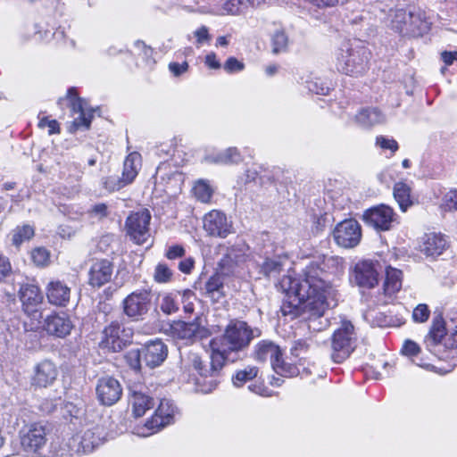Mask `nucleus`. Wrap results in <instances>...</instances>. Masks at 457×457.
Returning <instances> with one entry per match:
<instances>
[{
	"mask_svg": "<svg viewBox=\"0 0 457 457\" xmlns=\"http://www.w3.org/2000/svg\"><path fill=\"white\" fill-rule=\"evenodd\" d=\"M185 249L183 246L176 245L170 246L165 253V256L170 260H175L178 258H182L185 255Z\"/></svg>",
	"mask_w": 457,
	"mask_h": 457,
	"instance_id": "nucleus-55",
	"label": "nucleus"
},
{
	"mask_svg": "<svg viewBox=\"0 0 457 457\" xmlns=\"http://www.w3.org/2000/svg\"><path fill=\"white\" fill-rule=\"evenodd\" d=\"M204 294L213 302H219L224 297V283L223 278L218 275L211 276L204 284Z\"/></svg>",
	"mask_w": 457,
	"mask_h": 457,
	"instance_id": "nucleus-32",
	"label": "nucleus"
},
{
	"mask_svg": "<svg viewBox=\"0 0 457 457\" xmlns=\"http://www.w3.org/2000/svg\"><path fill=\"white\" fill-rule=\"evenodd\" d=\"M253 356L259 362L269 360L273 370L282 377H293L298 373L295 366L284 361L282 349L270 340H262L257 343Z\"/></svg>",
	"mask_w": 457,
	"mask_h": 457,
	"instance_id": "nucleus-4",
	"label": "nucleus"
},
{
	"mask_svg": "<svg viewBox=\"0 0 457 457\" xmlns=\"http://www.w3.org/2000/svg\"><path fill=\"white\" fill-rule=\"evenodd\" d=\"M51 428L44 421L25 424L19 431L22 450L29 455L54 457L55 453L47 448Z\"/></svg>",
	"mask_w": 457,
	"mask_h": 457,
	"instance_id": "nucleus-3",
	"label": "nucleus"
},
{
	"mask_svg": "<svg viewBox=\"0 0 457 457\" xmlns=\"http://www.w3.org/2000/svg\"><path fill=\"white\" fill-rule=\"evenodd\" d=\"M352 275L355 284L360 287L373 288L378 283V272L376 264L370 260L356 262Z\"/></svg>",
	"mask_w": 457,
	"mask_h": 457,
	"instance_id": "nucleus-18",
	"label": "nucleus"
},
{
	"mask_svg": "<svg viewBox=\"0 0 457 457\" xmlns=\"http://www.w3.org/2000/svg\"><path fill=\"white\" fill-rule=\"evenodd\" d=\"M105 428L100 424H90L82 428L71 441V447L77 453H89L107 440Z\"/></svg>",
	"mask_w": 457,
	"mask_h": 457,
	"instance_id": "nucleus-8",
	"label": "nucleus"
},
{
	"mask_svg": "<svg viewBox=\"0 0 457 457\" xmlns=\"http://www.w3.org/2000/svg\"><path fill=\"white\" fill-rule=\"evenodd\" d=\"M259 369L255 366H247L243 370H238L232 376V383L237 387H241L244 384L253 380L258 375Z\"/></svg>",
	"mask_w": 457,
	"mask_h": 457,
	"instance_id": "nucleus-37",
	"label": "nucleus"
},
{
	"mask_svg": "<svg viewBox=\"0 0 457 457\" xmlns=\"http://www.w3.org/2000/svg\"><path fill=\"white\" fill-rule=\"evenodd\" d=\"M124 359L131 369L139 370L141 368V360L143 359L142 350L131 349L125 353Z\"/></svg>",
	"mask_w": 457,
	"mask_h": 457,
	"instance_id": "nucleus-44",
	"label": "nucleus"
},
{
	"mask_svg": "<svg viewBox=\"0 0 457 457\" xmlns=\"http://www.w3.org/2000/svg\"><path fill=\"white\" fill-rule=\"evenodd\" d=\"M205 161L214 164H237L242 161V156L237 148L228 147L222 152L207 155Z\"/></svg>",
	"mask_w": 457,
	"mask_h": 457,
	"instance_id": "nucleus-30",
	"label": "nucleus"
},
{
	"mask_svg": "<svg viewBox=\"0 0 457 457\" xmlns=\"http://www.w3.org/2000/svg\"><path fill=\"white\" fill-rule=\"evenodd\" d=\"M155 179L163 185L165 191L176 192L180 188L182 174L177 170L171 171L168 163L162 162L156 169Z\"/></svg>",
	"mask_w": 457,
	"mask_h": 457,
	"instance_id": "nucleus-25",
	"label": "nucleus"
},
{
	"mask_svg": "<svg viewBox=\"0 0 457 457\" xmlns=\"http://www.w3.org/2000/svg\"><path fill=\"white\" fill-rule=\"evenodd\" d=\"M13 273L9 258L0 253V284L6 281Z\"/></svg>",
	"mask_w": 457,
	"mask_h": 457,
	"instance_id": "nucleus-47",
	"label": "nucleus"
},
{
	"mask_svg": "<svg viewBox=\"0 0 457 457\" xmlns=\"http://www.w3.org/2000/svg\"><path fill=\"white\" fill-rule=\"evenodd\" d=\"M57 375L58 370L54 363L49 360H44L35 366L31 385L37 387H46L54 382Z\"/></svg>",
	"mask_w": 457,
	"mask_h": 457,
	"instance_id": "nucleus-22",
	"label": "nucleus"
},
{
	"mask_svg": "<svg viewBox=\"0 0 457 457\" xmlns=\"http://www.w3.org/2000/svg\"><path fill=\"white\" fill-rule=\"evenodd\" d=\"M198 320L195 319L191 322L173 321L170 326L171 337L190 343L207 337L208 330L199 323Z\"/></svg>",
	"mask_w": 457,
	"mask_h": 457,
	"instance_id": "nucleus-13",
	"label": "nucleus"
},
{
	"mask_svg": "<svg viewBox=\"0 0 457 457\" xmlns=\"http://www.w3.org/2000/svg\"><path fill=\"white\" fill-rule=\"evenodd\" d=\"M152 305V295L148 290H137L122 301L123 312L133 320H140L147 314Z\"/></svg>",
	"mask_w": 457,
	"mask_h": 457,
	"instance_id": "nucleus-10",
	"label": "nucleus"
},
{
	"mask_svg": "<svg viewBox=\"0 0 457 457\" xmlns=\"http://www.w3.org/2000/svg\"><path fill=\"white\" fill-rule=\"evenodd\" d=\"M43 328L50 336L64 338L71 334L73 323L65 312H54L45 318Z\"/></svg>",
	"mask_w": 457,
	"mask_h": 457,
	"instance_id": "nucleus-19",
	"label": "nucleus"
},
{
	"mask_svg": "<svg viewBox=\"0 0 457 457\" xmlns=\"http://www.w3.org/2000/svg\"><path fill=\"white\" fill-rule=\"evenodd\" d=\"M283 270V263L279 258H267L261 264V272L266 277H277Z\"/></svg>",
	"mask_w": 457,
	"mask_h": 457,
	"instance_id": "nucleus-40",
	"label": "nucleus"
},
{
	"mask_svg": "<svg viewBox=\"0 0 457 457\" xmlns=\"http://www.w3.org/2000/svg\"><path fill=\"white\" fill-rule=\"evenodd\" d=\"M103 185L106 190L113 192L121 189L129 184L124 181L122 177L112 175L104 178Z\"/></svg>",
	"mask_w": 457,
	"mask_h": 457,
	"instance_id": "nucleus-43",
	"label": "nucleus"
},
{
	"mask_svg": "<svg viewBox=\"0 0 457 457\" xmlns=\"http://www.w3.org/2000/svg\"><path fill=\"white\" fill-rule=\"evenodd\" d=\"M134 331L118 320L112 321L103 331L101 345L112 353L123 350L131 343Z\"/></svg>",
	"mask_w": 457,
	"mask_h": 457,
	"instance_id": "nucleus-9",
	"label": "nucleus"
},
{
	"mask_svg": "<svg viewBox=\"0 0 457 457\" xmlns=\"http://www.w3.org/2000/svg\"><path fill=\"white\" fill-rule=\"evenodd\" d=\"M384 120V115L376 107L363 108L355 115L356 122L363 128L380 124Z\"/></svg>",
	"mask_w": 457,
	"mask_h": 457,
	"instance_id": "nucleus-29",
	"label": "nucleus"
},
{
	"mask_svg": "<svg viewBox=\"0 0 457 457\" xmlns=\"http://www.w3.org/2000/svg\"><path fill=\"white\" fill-rule=\"evenodd\" d=\"M134 46L138 54H142L146 60L152 57L153 49L147 46L145 42L138 40L135 42Z\"/></svg>",
	"mask_w": 457,
	"mask_h": 457,
	"instance_id": "nucleus-58",
	"label": "nucleus"
},
{
	"mask_svg": "<svg viewBox=\"0 0 457 457\" xmlns=\"http://www.w3.org/2000/svg\"><path fill=\"white\" fill-rule=\"evenodd\" d=\"M261 336L259 328H252L245 321L231 320L220 337V349H213L210 361H204L196 353H188L181 359L185 379L195 386L196 392L208 394L220 383L227 352H238L246 348L254 337Z\"/></svg>",
	"mask_w": 457,
	"mask_h": 457,
	"instance_id": "nucleus-2",
	"label": "nucleus"
},
{
	"mask_svg": "<svg viewBox=\"0 0 457 457\" xmlns=\"http://www.w3.org/2000/svg\"><path fill=\"white\" fill-rule=\"evenodd\" d=\"M19 296L27 312H33L43 300L39 287L32 284L21 285L19 290Z\"/></svg>",
	"mask_w": 457,
	"mask_h": 457,
	"instance_id": "nucleus-28",
	"label": "nucleus"
},
{
	"mask_svg": "<svg viewBox=\"0 0 457 457\" xmlns=\"http://www.w3.org/2000/svg\"><path fill=\"white\" fill-rule=\"evenodd\" d=\"M250 392L259 395L261 396H269V390L262 382L252 383L248 386Z\"/></svg>",
	"mask_w": 457,
	"mask_h": 457,
	"instance_id": "nucleus-59",
	"label": "nucleus"
},
{
	"mask_svg": "<svg viewBox=\"0 0 457 457\" xmlns=\"http://www.w3.org/2000/svg\"><path fill=\"white\" fill-rule=\"evenodd\" d=\"M309 348V345L303 339H299L294 343V345L291 347V353L295 356H299L302 352L307 351Z\"/></svg>",
	"mask_w": 457,
	"mask_h": 457,
	"instance_id": "nucleus-60",
	"label": "nucleus"
},
{
	"mask_svg": "<svg viewBox=\"0 0 457 457\" xmlns=\"http://www.w3.org/2000/svg\"><path fill=\"white\" fill-rule=\"evenodd\" d=\"M445 237L437 233H428L422 237L420 250L427 256L435 257L443 253L446 248Z\"/></svg>",
	"mask_w": 457,
	"mask_h": 457,
	"instance_id": "nucleus-26",
	"label": "nucleus"
},
{
	"mask_svg": "<svg viewBox=\"0 0 457 457\" xmlns=\"http://www.w3.org/2000/svg\"><path fill=\"white\" fill-rule=\"evenodd\" d=\"M203 227L211 237L225 238L233 233L232 221L219 210H212L204 216Z\"/></svg>",
	"mask_w": 457,
	"mask_h": 457,
	"instance_id": "nucleus-12",
	"label": "nucleus"
},
{
	"mask_svg": "<svg viewBox=\"0 0 457 457\" xmlns=\"http://www.w3.org/2000/svg\"><path fill=\"white\" fill-rule=\"evenodd\" d=\"M449 319L450 322L454 324V328H452L450 324H447L446 327L441 314L433 318L430 329L424 340L429 351L432 347L439 345L446 336L448 337L445 338V345L447 347L457 348V312H453Z\"/></svg>",
	"mask_w": 457,
	"mask_h": 457,
	"instance_id": "nucleus-5",
	"label": "nucleus"
},
{
	"mask_svg": "<svg viewBox=\"0 0 457 457\" xmlns=\"http://www.w3.org/2000/svg\"><path fill=\"white\" fill-rule=\"evenodd\" d=\"M31 258L33 262L37 266H44L48 262L49 253L46 249L38 247L32 251Z\"/></svg>",
	"mask_w": 457,
	"mask_h": 457,
	"instance_id": "nucleus-48",
	"label": "nucleus"
},
{
	"mask_svg": "<svg viewBox=\"0 0 457 457\" xmlns=\"http://www.w3.org/2000/svg\"><path fill=\"white\" fill-rule=\"evenodd\" d=\"M354 328L350 321H343L331 338V359L336 363H342L355 348Z\"/></svg>",
	"mask_w": 457,
	"mask_h": 457,
	"instance_id": "nucleus-7",
	"label": "nucleus"
},
{
	"mask_svg": "<svg viewBox=\"0 0 457 457\" xmlns=\"http://www.w3.org/2000/svg\"><path fill=\"white\" fill-rule=\"evenodd\" d=\"M245 0H228L223 4V12L226 14L237 15L242 12Z\"/></svg>",
	"mask_w": 457,
	"mask_h": 457,
	"instance_id": "nucleus-49",
	"label": "nucleus"
},
{
	"mask_svg": "<svg viewBox=\"0 0 457 457\" xmlns=\"http://www.w3.org/2000/svg\"><path fill=\"white\" fill-rule=\"evenodd\" d=\"M113 273V264L106 259L96 260L88 271V283L92 287H101L108 283Z\"/></svg>",
	"mask_w": 457,
	"mask_h": 457,
	"instance_id": "nucleus-21",
	"label": "nucleus"
},
{
	"mask_svg": "<svg viewBox=\"0 0 457 457\" xmlns=\"http://www.w3.org/2000/svg\"><path fill=\"white\" fill-rule=\"evenodd\" d=\"M430 312L427 304L420 303L412 312V319L415 322H425L429 317Z\"/></svg>",
	"mask_w": 457,
	"mask_h": 457,
	"instance_id": "nucleus-50",
	"label": "nucleus"
},
{
	"mask_svg": "<svg viewBox=\"0 0 457 457\" xmlns=\"http://www.w3.org/2000/svg\"><path fill=\"white\" fill-rule=\"evenodd\" d=\"M441 58L446 65H451L454 61H457V52L444 51L441 54Z\"/></svg>",
	"mask_w": 457,
	"mask_h": 457,
	"instance_id": "nucleus-64",
	"label": "nucleus"
},
{
	"mask_svg": "<svg viewBox=\"0 0 457 457\" xmlns=\"http://www.w3.org/2000/svg\"><path fill=\"white\" fill-rule=\"evenodd\" d=\"M67 98L70 101L72 112L79 114V116L74 119L71 127L74 130L81 128L88 129L90 127L92 114L91 112H87L85 101L77 96L76 88L71 87L68 89Z\"/></svg>",
	"mask_w": 457,
	"mask_h": 457,
	"instance_id": "nucleus-20",
	"label": "nucleus"
},
{
	"mask_svg": "<svg viewBox=\"0 0 457 457\" xmlns=\"http://www.w3.org/2000/svg\"><path fill=\"white\" fill-rule=\"evenodd\" d=\"M376 145L382 149H389L392 153L398 150V143L393 138H387L383 136L377 137Z\"/></svg>",
	"mask_w": 457,
	"mask_h": 457,
	"instance_id": "nucleus-51",
	"label": "nucleus"
},
{
	"mask_svg": "<svg viewBox=\"0 0 457 457\" xmlns=\"http://www.w3.org/2000/svg\"><path fill=\"white\" fill-rule=\"evenodd\" d=\"M172 275V270L165 263H159L155 267L154 278L158 283H167L170 281Z\"/></svg>",
	"mask_w": 457,
	"mask_h": 457,
	"instance_id": "nucleus-45",
	"label": "nucleus"
},
{
	"mask_svg": "<svg viewBox=\"0 0 457 457\" xmlns=\"http://www.w3.org/2000/svg\"><path fill=\"white\" fill-rule=\"evenodd\" d=\"M409 16L408 32L411 36L420 37L429 30L431 21L424 10L417 6H410Z\"/></svg>",
	"mask_w": 457,
	"mask_h": 457,
	"instance_id": "nucleus-24",
	"label": "nucleus"
},
{
	"mask_svg": "<svg viewBox=\"0 0 457 457\" xmlns=\"http://www.w3.org/2000/svg\"><path fill=\"white\" fill-rule=\"evenodd\" d=\"M337 69L346 75L360 76L368 69L370 53L364 47L341 49Z\"/></svg>",
	"mask_w": 457,
	"mask_h": 457,
	"instance_id": "nucleus-6",
	"label": "nucleus"
},
{
	"mask_svg": "<svg viewBox=\"0 0 457 457\" xmlns=\"http://www.w3.org/2000/svg\"><path fill=\"white\" fill-rule=\"evenodd\" d=\"M140 166V155L137 153L129 154L124 161L121 177L124 181L130 184L137 175Z\"/></svg>",
	"mask_w": 457,
	"mask_h": 457,
	"instance_id": "nucleus-34",
	"label": "nucleus"
},
{
	"mask_svg": "<svg viewBox=\"0 0 457 457\" xmlns=\"http://www.w3.org/2000/svg\"><path fill=\"white\" fill-rule=\"evenodd\" d=\"M288 37L284 29H277L271 36L272 52L274 54L284 53L287 50Z\"/></svg>",
	"mask_w": 457,
	"mask_h": 457,
	"instance_id": "nucleus-41",
	"label": "nucleus"
},
{
	"mask_svg": "<svg viewBox=\"0 0 457 457\" xmlns=\"http://www.w3.org/2000/svg\"><path fill=\"white\" fill-rule=\"evenodd\" d=\"M245 255V246H231L228 248L225 256L220 260V265L222 268L230 266V263H238L244 261Z\"/></svg>",
	"mask_w": 457,
	"mask_h": 457,
	"instance_id": "nucleus-39",
	"label": "nucleus"
},
{
	"mask_svg": "<svg viewBox=\"0 0 457 457\" xmlns=\"http://www.w3.org/2000/svg\"><path fill=\"white\" fill-rule=\"evenodd\" d=\"M40 128L48 127V134H57L60 132L59 123L55 120H48L46 117L40 119L38 122Z\"/></svg>",
	"mask_w": 457,
	"mask_h": 457,
	"instance_id": "nucleus-54",
	"label": "nucleus"
},
{
	"mask_svg": "<svg viewBox=\"0 0 457 457\" xmlns=\"http://www.w3.org/2000/svg\"><path fill=\"white\" fill-rule=\"evenodd\" d=\"M223 68L228 73H234L243 71L245 64L236 57H229L225 62Z\"/></svg>",
	"mask_w": 457,
	"mask_h": 457,
	"instance_id": "nucleus-52",
	"label": "nucleus"
},
{
	"mask_svg": "<svg viewBox=\"0 0 457 457\" xmlns=\"http://www.w3.org/2000/svg\"><path fill=\"white\" fill-rule=\"evenodd\" d=\"M96 393L101 404L112 406L120 399L122 387L116 378L107 376L98 379Z\"/></svg>",
	"mask_w": 457,
	"mask_h": 457,
	"instance_id": "nucleus-15",
	"label": "nucleus"
},
{
	"mask_svg": "<svg viewBox=\"0 0 457 457\" xmlns=\"http://www.w3.org/2000/svg\"><path fill=\"white\" fill-rule=\"evenodd\" d=\"M150 220L151 214L147 209L133 212L127 218V233L136 244L142 245L149 237Z\"/></svg>",
	"mask_w": 457,
	"mask_h": 457,
	"instance_id": "nucleus-11",
	"label": "nucleus"
},
{
	"mask_svg": "<svg viewBox=\"0 0 457 457\" xmlns=\"http://www.w3.org/2000/svg\"><path fill=\"white\" fill-rule=\"evenodd\" d=\"M174 413L175 407L173 406L172 403L167 399L161 400L151 420H147L145 424V428L150 432L142 433L140 435L146 436L154 432H157L159 429L164 428L165 426L171 424L174 420Z\"/></svg>",
	"mask_w": 457,
	"mask_h": 457,
	"instance_id": "nucleus-17",
	"label": "nucleus"
},
{
	"mask_svg": "<svg viewBox=\"0 0 457 457\" xmlns=\"http://www.w3.org/2000/svg\"><path fill=\"white\" fill-rule=\"evenodd\" d=\"M410 6L407 9H396L392 18V26L400 33L410 35L408 22L410 19Z\"/></svg>",
	"mask_w": 457,
	"mask_h": 457,
	"instance_id": "nucleus-36",
	"label": "nucleus"
},
{
	"mask_svg": "<svg viewBox=\"0 0 457 457\" xmlns=\"http://www.w3.org/2000/svg\"><path fill=\"white\" fill-rule=\"evenodd\" d=\"M130 403L133 415L136 418L142 417L147 410L154 405V399L141 392H133Z\"/></svg>",
	"mask_w": 457,
	"mask_h": 457,
	"instance_id": "nucleus-31",
	"label": "nucleus"
},
{
	"mask_svg": "<svg viewBox=\"0 0 457 457\" xmlns=\"http://www.w3.org/2000/svg\"><path fill=\"white\" fill-rule=\"evenodd\" d=\"M170 71L175 76L179 77L181 74L185 73L188 70L187 62H183L182 63L179 62H170L169 64Z\"/></svg>",
	"mask_w": 457,
	"mask_h": 457,
	"instance_id": "nucleus-56",
	"label": "nucleus"
},
{
	"mask_svg": "<svg viewBox=\"0 0 457 457\" xmlns=\"http://www.w3.org/2000/svg\"><path fill=\"white\" fill-rule=\"evenodd\" d=\"M345 261L330 255L311 262L297 277L285 276L280 287L287 294L281 312L291 319L300 318L311 332H320L329 327L326 312L337 304V291L334 278L343 273Z\"/></svg>",
	"mask_w": 457,
	"mask_h": 457,
	"instance_id": "nucleus-1",
	"label": "nucleus"
},
{
	"mask_svg": "<svg viewBox=\"0 0 457 457\" xmlns=\"http://www.w3.org/2000/svg\"><path fill=\"white\" fill-rule=\"evenodd\" d=\"M394 197L403 212H406L413 204L411 198V187L403 182L395 184Z\"/></svg>",
	"mask_w": 457,
	"mask_h": 457,
	"instance_id": "nucleus-35",
	"label": "nucleus"
},
{
	"mask_svg": "<svg viewBox=\"0 0 457 457\" xmlns=\"http://www.w3.org/2000/svg\"><path fill=\"white\" fill-rule=\"evenodd\" d=\"M204 63L210 68L213 70H218L221 67L220 61L217 59V55L215 53L211 52L205 56Z\"/></svg>",
	"mask_w": 457,
	"mask_h": 457,
	"instance_id": "nucleus-61",
	"label": "nucleus"
},
{
	"mask_svg": "<svg viewBox=\"0 0 457 457\" xmlns=\"http://www.w3.org/2000/svg\"><path fill=\"white\" fill-rule=\"evenodd\" d=\"M420 352V347L418 344L411 340H406L403 345V354L412 357L416 356Z\"/></svg>",
	"mask_w": 457,
	"mask_h": 457,
	"instance_id": "nucleus-53",
	"label": "nucleus"
},
{
	"mask_svg": "<svg viewBox=\"0 0 457 457\" xmlns=\"http://www.w3.org/2000/svg\"><path fill=\"white\" fill-rule=\"evenodd\" d=\"M195 36L199 44H203L204 41L210 39L208 29L205 26L200 27L195 31Z\"/></svg>",
	"mask_w": 457,
	"mask_h": 457,
	"instance_id": "nucleus-63",
	"label": "nucleus"
},
{
	"mask_svg": "<svg viewBox=\"0 0 457 457\" xmlns=\"http://www.w3.org/2000/svg\"><path fill=\"white\" fill-rule=\"evenodd\" d=\"M46 296L50 303L65 306L70 301L71 288L62 281H51L46 287Z\"/></svg>",
	"mask_w": 457,
	"mask_h": 457,
	"instance_id": "nucleus-27",
	"label": "nucleus"
},
{
	"mask_svg": "<svg viewBox=\"0 0 457 457\" xmlns=\"http://www.w3.org/2000/svg\"><path fill=\"white\" fill-rule=\"evenodd\" d=\"M445 206L447 210H457V191H451L444 197Z\"/></svg>",
	"mask_w": 457,
	"mask_h": 457,
	"instance_id": "nucleus-57",
	"label": "nucleus"
},
{
	"mask_svg": "<svg viewBox=\"0 0 457 457\" xmlns=\"http://www.w3.org/2000/svg\"><path fill=\"white\" fill-rule=\"evenodd\" d=\"M34 236V229L29 225L16 228L12 232V242L19 246L25 240L30 239Z\"/></svg>",
	"mask_w": 457,
	"mask_h": 457,
	"instance_id": "nucleus-42",
	"label": "nucleus"
},
{
	"mask_svg": "<svg viewBox=\"0 0 457 457\" xmlns=\"http://www.w3.org/2000/svg\"><path fill=\"white\" fill-rule=\"evenodd\" d=\"M160 309L165 314H171L179 310V304L170 294H166L162 297Z\"/></svg>",
	"mask_w": 457,
	"mask_h": 457,
	"instance_id": "nucleus-46",
	"label": "nucleus"
},
{
	"mask_svg": "<svg viewBox=\"0 0 457 457\" xmlns=\"http://www.w3.org/2000/svg\"><path fill=\"white\" fill-rule=\"evenodd\" d=\"M383 287L384 292L387 295L398 292L402 287V271L395 268H387Z\"/></svg>",
	"mask_w": 457,
	"mask_h": 457,
	"instance_id": "nucleus-33",
	"label": "nucleus"
},
{
	"mask_svg": "<svg viewBox=\"0 0 457 457\" xmlns=\"http://www.w3.org/2000/svg\"><path fill=\"white\" fill-rule=\"evenodd\" d=\"M363 220L378 230H389L395 221V217L391 207L380 204L365 211Z\"/></svg>",
	"mask_w": 457,
	"mask_h": 457,
	"instance_id": "nucleus-16",
	"label": "nucleus"
},
{
	"mask_svg": "<svg viewBox=\"0 0 457 457\" xmlns=\"http://www.w3.org/2000/svg\"><path fill=\"white\" fill-rule=\"evenodd\" d=\"M193 192L197 200L207 204L211 201L214 190L208 180L199 179L195 183Z\"/></svg>",
	"mask_w": 457,
	"mask_h": 457,
	"instance_id": "nucleus-38",
	"label": "nucleus"
},
{
	"mask_svg": "<svg viewBox=\"0 0 457 457\" xmlns=\"http://www.w3.org/2000/svg\"><path fill=\"white\" fill-rule=\"evenodd\" d=\"M195 261L192 257L186 258L179 262V269L181 272L185 274H189L194 268Z\"/></svg>",
	"mask_w": 457,
	"mask_h": 457,
	"instance_id": "nucleus-62",
	"label": "nucleus"
},
{
	"mask_svg": "<svg viewBox=\"0 0 457 457\" xmlns=\"http://www.w3.org/2000/svg\"><path fill=\"white\" fill-rule=\"evenodd\" d=\"M333 235L338 245L345 248H353L360 243L361 237V226L355 220H345L336 227Z\"/></svg>",
	"mask_w": 457,
	"mask_h": 457,
	"instance_id": "nucleus-14",
	"label": "nucleus"
},
{
	"mask_svg": "<svg viewBox=\"0 0 457 457\" xmlns=\"http://www.w3.org/2000/svg\"><path fill=\"white\" fill-rule=\"evenodd\" d=\"M143 360L149 368L160 366L167 358L168 348L160 339L150 341L142 348Z\"/></svg>",
	"mask_w": 457,
	"mask_h": 457,
	"instance_id": "nucleus-23",
	"label": "nucleus"
}]
</instances>
